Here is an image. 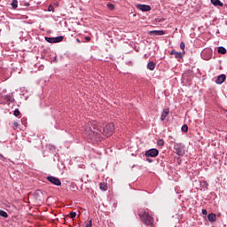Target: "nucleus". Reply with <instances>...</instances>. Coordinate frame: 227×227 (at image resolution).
I'll return each instance as SVG.
<instances>
[{"label": "nucleus", "instance_id": "37", "mask_svg": "<svg viewBox=\"0 0 227 227\" xmlns=\"http://www.w3.org/2000/svg\"><path fill=\"white\" fill-rule=\"evenodd\" d=\"M14 127H19V123L18 122H14Z\"/></svg>", "mask_w": 227, "mask_h": 227}, {"label": "nucleus", "instance_id": "9", "mask_svg": "<svg viewBox=\"0 0 227 227\" xmlns=\"http://www.w3.org/2000/svg\"><path fill=\"white\" fill-rule=\"evenodd\" d=\"M168 114H169V108L163 109L160 116V121H164L165 120H168Z\"/></svg>", "mask_w": 227, "mask_h": 227}, {"label": "nucleus", "instance_id": "27", "mask_svg": "<svg viewBox=\"0 0 227 227\" xmlns=\"http://www.w3.org/2000/svg\"><path fill=\"white\" fill-rule=\"evenodd\" d=\"M93 226V220H90L89 223L86 224L85 227H92Z\"/></svg>", "mask_w": 227, "mask_h": 227}, {"label": "nucleus", "instance_id": "3", "mask_svg": "<svg viewBox=\"0 0 227 227\" xmlns=\"http://www.w3.org/2000/svg\"><path fill=\"white\" fill-rule=\"evenodd\" d=\"M84 134H85V137H88L89 139H93L95 136L99 137L98 128L96 130H93L91 127H90V124H88L84 128Z\"/></svg>", "mask_w": 227, "mask_h": 227}, {"label": "nucleus", "instance_id": "25", "mask_svg": "<svg viewBox=\"0 0 227 227\" xmlns=\"http://www.w3.org/2000/svg\"><path fill=\"white\" fill-rule=\"evenodd\" d=\"M70 217H71V219H75V217H77V213H75V212H71V213H70Z\"/></svg>", "mask_w": 227, "mask_h": 227}, {"label": "nucleus", "instance_id": "29", "mask_svg": "<svg viewBox=\"0 0 227 227\" xmlns=\"http://www.w3.org/2000/svg\"><path fill=\"white\" fill-rule=\"evenodd\" d=\"M48 12H54V5L50 4L48 7Z\"/></svg>", "mask_w": 227, "mask_h": 227}, {"label": "nucleus", "instance_id": "14", "mask_svg": "<svg viewBox=\"0 0 227 227\" xmlns=\"http://www.w3.org/2000/svg\"><path fill=\"white\" fill-rule=\"evenodd\" d=\"M11 6H12V8H13V10H17V8H19V1L12 0Z\"/></svg>", "mask_w": 227, "mask_h": 227}, {"label": "nucleus", "instance_id": "4", "mask_svg": "<svg viewBox=\"0 0 227 227\" xmlns=\"http://www.w3.org/2000/svg\"><path fill=\"white\" fill-rule=\"evenodd\" d=\"M174 150L179 157H184V155H185V145L182 143H175Z\"/></svg>", "mask_w": 227, "mask_h": 227}, {"label": "nucleus", "instance_id": "10", "mask_svg": "<svg viewBox=\"0 0 227 227\" xmlns=\"http://www.w3.org/2000/svg\"><path fill=\"white\" fill-rule=\"evenodd\" d=\"M149 33L150 35H154V36H162L166 32L164 30H152Z\"/></svg>", "mask_w": 227, "mask_h": 227}, {"label": "nucleus", "instance_id": "5", "mask_svg": "<svg viewBox=\"0 0 227 227\" xmlns=\"http://www.w3.org/2000/svg\"><path fill=\"white\" fill-rule=\"evenodd\" d=\"M46 180H48V182H50V184H52L53 185H57V186L61 185V180H59V178H58V177H54L52 176H48L46 177Z\"/></svg>", "mask_w": 227, "mask_h": 227}, {"label": "nucleus", "instance_id": "26", "mask_svg": "<svg viewBox=\"0 0 227 227\" xmlns=\"http://www.w3.org/2000/svg\"><path fill=\"white\" fill-rule=\"evenodd\" d=\"M20 114V111L19 110V108H16L14 110V116H19Z\"/></svg>", "mask_w": 227, "mask_h": 227}, {"label": "nucleus", "instance_id": "28", "mask_svg": "<svg viewBox=\"0 0 227 227\" xmlns=\"http://www.w3.org/2000/svg\"><path fill=\"white\" fill-rule=\"evenodd\" d=\"M180 49H181L182 51H184V49H185V43L181 42V43H180Z\"/></svg>", "mask_w": 227, "mask_h": 227}, {"label": "nucleus", "instance_id": "20", "mask_svg": "<svg viewBox=\"0 0 227 227\" xmlns=\"http://www.w3.org/2000/svg\"><path fill=\"white\" fill-rule=\"evenodd\" d=\"M44 40L48 42V43H54V37H44Z\"/></svg>", "mask_w": 227, "mask_h": 227}, {"label": "nucleus", "instance_id": "34", "mask_svg": "<svg viewBox=\"0 0 227 227\" xmlns=\"http://www.w3.org/2000/svg\"><path fill=\"white\" fill-rule=\"evenodd\" d=\"M207 54V51H203L202 52H201V56H205Z\"/></svg>", "mask_w": 227, "mask_h": 227}, {"label": "nucleus", "instance_id": "12", "mask_svg": "<svg viewBox=\"0 0 227 227\" xmlns=\"http://www.w3.org/2000/svg\"><path fill=\"white\" fill-rule=\"evenodd\" d=\"M207 219L209 223H215L217 221V215L214 213H210L207 215Z\"/></svg>", "mask_w": 227, "mask_h": 227}, {"label": "nucleus", "instance_id": "30", "mask_svg": "<svg viewBox=\"0 0 227 227\" xmlns=\"http://www.w3.org/2000/svg\"><path fill=\"white\" fill-rule=\"evenodd\" d=\"M6 100H8L9 102H12V100H13V98L9 95L6 97Z\"/></svg>", "mask_w": 227, "mask_h": 227}, {"label": "nucleus", "instance_id": "18", "mask_svg": "<svg viewBox=\"0 0 227 227\" xmlns=\"http://www.w3.org/2000/svg\"><path fill=\"white\" fill-rule=\"evenodd\" d=\"M0 217H4V219H8V213L6 211L0 209Z\"/></svg>", "mask_w": 227, "mask_h": 227}, {"label": "nucleus", "instance_id": "21", "mask_svg": "<svg viewBox=\"0 0 227 227\" xmlns=\"http://www.w3.org/2000/svg\"><path fill=\"white\" fill-rule=\"evenodd\" d=\"M181 130L182 132H187V130H189V126H187V124L183 125Z\"/></svg>", "mask_w": 227, "mask_h": 227}, {"label": "nucleus", "instance_id": "2", "mask_svg": "<svg viewBox=\"0 0 227 227\" xmlns=\"http://www.w3.org/2000/svg\"><path fill=\"white\" fill-rule=\"evenodd\" d=\"M114 132V124L108 123L106 125L105 128H98V133L99 137H102V136H105V137H109V136H113V133Z\"/></svg>", "mask_w": 227, "mask_h": 227}, {"label": "nucleus", "instance_id": "23", "mask_svg": "<svg viewBox=\"0 0 227 227\" xmlns=\"http://www.w3.org/2000/svg\"><path fill=\"white\" fill-rule=\"evenodd\" d=\"M106 7H107L108 9H110L111 12H113V10H114V4H106Z\"/></svg>", "mask_w": 227, "mask_h": 227}, {"label": "nucleus", "instance_id": "1", "mask_svg": "<svg viewBox=\"0 0 227 227\" xmlns=\"http://www.w3.org/2000/svg\"><path fill=\"white\" fill-rule=\"evenodd\" d=\"M138 215L146 226L153 227V213L148 209L140 210L138 212Z\"/></svg>", "mask_w": 227, "mask_h": 227}, {"label": "nucleus", "instance_id": "36", "mask_svg": "<svg viewBox=\"0 0 227 227\" xmlns=\"http://www.w3.org/2000/svg\"><path fill=\"white\" fill-rule=\"evenodd\" d=\"M53 61L57 62L58 61V57L55 56L54 59H53Z\"/></svg>", "mask_w": 227, "mask_h": 227}, {"label": "nucleus", "instance_id": "31", "mask_svg": "<svg viewBox=\"0 0 227 227\" xmlns=\"http://www.w3.org/2000/svg\"><path fill=\"white\" fill-rule=\"evenodd\" d=\"M202 214H203V215H207V209H202Z\"/></svg>", "mask_w": 227, "mask_h": 227}, {"label": "nucleus", "instance_id": "32", "mask_svg": "<svg viewBox=\"0 0 227 227\" xmlns=\"http://www.w3.org/2000/svg\"><path fill=\"white\" fill-rule=\"evenodd\" d=\"M85 40H86V42H90V40H91V37L86 36V37H85Z\"/></svg>", "mask_w": 227, "mask_h": 227}, {"label": "nucleus", "instance_id": "16", "mask_svg": "<svg viewBox=\"0 0 227 227\" xmlns=\"http://www.w3.org/2000/svg\"><path fill=\"white\" fill-rule=\"evenodd\" d=\"M214 6H223V2L221 0H211Z\"/></svg>", "mask_w": 227, "mask_h": 227}, {"label": "nucleus", "instance_id": "7", "mask_svg": "<svg viewBox=\"0 0 227 227\" xmlns=\"http://www.w3.org/2000/svg\"><path fill=\"white\" fill-rule=\"evenodd\" d=\"M136 6L140 12H150L152 10V6L146 4H138Z\"/></svg>", "mask_w": 227, "mask_h": 227}, {"label": "nucleus", "instance_id": "40", "mask_svg": "<svg viewBox=\"0 0 227 227\" xmlns=\"http://www.w3.org/2000/svg\"><path fill=\"white\" fill-rule=\"evenodd\" d=\"M0 159H3V154H0Z\"/></svg>", "mask_w": 227, "mask_h": 227}, {"label": "nucleus", "instance_id": "22", "mask_svg": "<svg viewBox=\"0 0 227 227\" xmlns=\"http://www.w3.org/2000/svg\"><path fill=\"white\" fill-rule=\"evenodd\" d=\"M99 188L101 191H107V186L104 184H100Z\"/></svg>", "mask_w": 227, "mask_h": 227}, {"label": "nucleus", "instance_id": "6", "mask_svg": "<svg viewBox=\"0 0 227 227\" xmlns=\"http://www.w3.org/2000/svg\"><path fill=\"white\" fill-rule=\"evenodd\" d=\"M159 155V150L153 148L145 152V157H157Z\"/></svg>", "mask_w": 227, "mask_h": 227}, {"label": "nucleus", "instance_id": "19", "mask_svg": "<svg viewBox=\"0 0 227 227\" xmlns=\"http://www.w3.org/2000/svg\"><path fill=\"white\" fill-rule=\"evenodd\" d=\"M218 53L219 54H226V48L220 46L218 47Z\"/></svg>", "mask_w": 227, "mask_h": 227}, {"label": "nucleus", "instance_id": "39", "mask_svg": "<svg viewBox=\"0 0 227 227\" xmlns=\"http://www.w3.org/2000/svg\"><path fill=\"white\" fill-rule=\"evenodd\" d=\"M25 6H29V3H26V4H25Z\"/></svg>", "mask_w": 227, "mask_h": 227}, {"label": "nucleus", "instance_id": "11", "mask_svg": "<svg viewBox=\"0 0 227 227\" xmlns=\"http://www.w3.org/2000/svg\"><path fill=\"white\" fill-rule=\"evenodd\" d=\"M226 81V74H220L215 80L216 84H223Z\"/></svg>", "mask_w": 227, "mask_h": 227}, {"label": "nucleus", "instance_id": "38", "mask_svg": "<svg viewBox=\"0 0 227 227\" xmlns=\"http://www.w3.org/2000/svg\"><path fill=\"white\" fill-rule=\"evenodd\" d=\"M76 42H77L78 43H81V40H79V39H76Z\"/></svg>", "mask_w": 227, "mask_h": 227}, {"label": "nucleus", "instance_id": "24", "mask_svg": "<svg viewBox=\"0 0 227 227\" xmlns=\"http://www.w3.org/2000/svg\"><path fill=\"white\" fill-rule=\"evenodd\" d=\"M157 145H158V146H162L164 145V140L163 139H159L157 141Z\"/></svg>", "mask_w": 227, "mask_h": 227}, {"label": "nucleus", "instance_id": "35", "mask_svg": "<svg viewBox=\"0 0 227 227\" xmlns=\"http://www.w3.org/2000/svg\"><path fill=\"white\" fill-rule=\"evenodd\" d=\"M204 59H206V60H208V59H210V56H207V57H204Z\"/></svg>", "mask_w": 227, "mask_h": 227}, {"label": "nucleus", "instance_id": "8", "mask_svg": "<svg viewBox=\"0 0 227 227\" xmlns=\"http://www.w3.org/2000/svg\"><path fill=\"white\" fill-rule=\"evenodd\" d=\"M170 55L175 56L176 59H182V58H184V53L178 52L176 50H172Z\"/></svg>", "mask_w": 227, "mask_h": 227}, {"label": "nucleus", "instance_id": "13", "mask_svg": "<svg viewBox=\"0 0 227 227\" xmlns=\"http://www.w3.org/2000/svg\"><path fill=\"white\" fill-rule=\"evenodd\" d=\"M147 68H148V70H151V71L155 70V62L150 61V62L147 64Z\"/></svg>", "mask_w": 227, "mask_h": 227}, {"label": "nucleus", "instance_id": "33", "mask_svg": "<svg viewBox=\"0 0 227 227\" xmlns=\"http://www.w3.org/2000/svg\"><path fill=\"white\" fill-rule=\"evenodd\" d=\"M147 162H153V160L150 159V158H146Z\"/></svg>", "mask_w": 227, "mask_h": 227}, {"label": "nucleus", "instance_id": "15", "mask_svg": "<svg viewBox=\"0 0 227 227\" xmlns=\"http://www.w3.org/2000/svg\"><path fill=\"white\" fill-rule=\"evenodd\" d=\"M63 35L53 37V43H59V42H63Z\"/></svg>", "mask_w": 227, "mask_h": 227}, {"label": "nucleus", "instance_id": "17", "mask_svg": "<svg viewBox=\"0 0 227 227\" xmlns=\"http://www.w3.org/2000/svg\"><path fill=\"white\" fill-rule=\"evenodd\" d=\"M200 187H203L204 189H208V182H207V181H200Z\"/></svg>", "mask_w": 227, "mask_h": 227}]
</instances>
